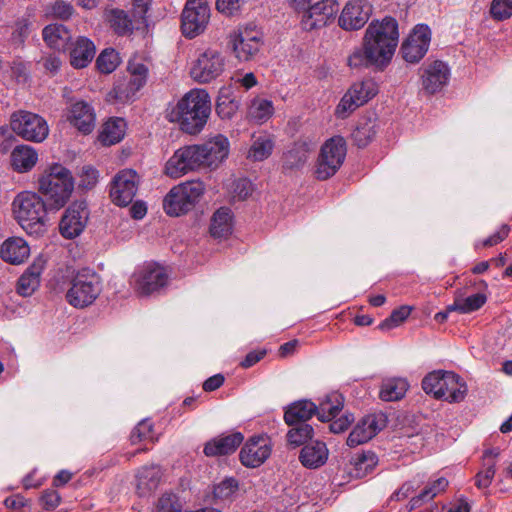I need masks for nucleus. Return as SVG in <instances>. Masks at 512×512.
Returning <instances> with one entry per match:
<instances>
[{"mask_svg":"<svg viewBox=\"0 0 512 512\" xmlns=\"http://www.w3.org/2000/svg\"><path fill=\"white\" fill-rule=\"evenodd\" d=\"M211 113V99L205 89H192L176 104L171 112V121L190 135L199 134L205 127Z\"/></svg>","mask_w":512,"mask_h":512,"instance_id":"nucleus-1","label":"nucleus"},{"mask_svg":"<svg viewBox=\"0 0 512 512\" xmlns=\"http://www.w3.org/2000/svg\"><path fill=\"white\" fill-rule=\"evenodd\" d=\"M344 406V397L338 392H332L317 406L310 400H298L288 405L284 412V421L288 426L306 423L314 415L321 422L330 421L338 415Z\"/></svg>","mask_w":512,"mask_h":512,"instance_id":"nucleus-2","label":"nucleus"},{"mask_svg":"<svg viewBox=\"0 0 512 512\" xmlns=\"http://www.w3.org/2000/svg\"><path fill=\"white\" fill-rule=\"evenodd\" d=\"M15 219L29 235L39 236L46 231L48 201L35 192L23 191L13 201Z\"/></svg>","mask_w":512,"mask_h":512,"instance_id":"nucleus-3","label":"nucleus"},{"mask_svg":"<svg viewBox=\"0 0 512 512\" xmlns=\"http://www.w3.org/2000/svg\"><path fill=\"white\" fill-rule=\"evenodd\" d=\"M421 386L426 394L449 403L462 402L468 392L466 382L458 374L445 370L429 372Z\"/></svg>","mask_w":512,"mask_h":512,"instance_id":"nucleus-4","label":"nucleus"},{"mask_svg":"<svg viewBox=\"0 0 512 512\" xmlns=\"http://www.w3.org/2000/svg\"><path fill=\"white\" fill-rule=\"evenodd\" d=\"M39 191L46 197L49 208L58 210L70 198L74 182L70 171L61 164H54L39 178Z\"/></svg>","mask_w":512,"mask_h":512,"instance_id":"nucleus-5","label":"nucleus"},{"mask_svg":"<svg viewBox=\"0 0 512 512\" xmlns=\"http://www.w3.org/2000/svg\"><path fill=\"white\" fill-rule=\"evenodd\" d=\"M102 292V280L91 268L77 270L70 279L65 298L74 308L83 309L92 305Z\"/></svg>","mask_w":512,"mask_h":512,"instance_id":"nucleus-6","label":"nucleus"},{"mask_svg":"<svg viewBox=\"0 0 512 512\" xmlns=\"http://www.w3.org/2000/svg\"><path fill=\"white\" fill-rule=\"evenodd\" d=\"M205 191L200 180H192L174 186L163 199L165 213L178 217L191 211L199 202Z\"/></svg>","mask_w":512,"mask_h":512,"instance_id":"nucleus-7","label":"nucleus"},{"mask_svg":"<svg viewBox=\"0 0 512 512\" xmlns=\"http://www.w3.org/2000/svg\"><path fill=\"white\" fill-rule=\"evenodd\" d=\"M347 153L346 141L341 136L328 139L321 147L315 175L324 181L334 176L342 166Z\"/></svg>","mask_w":512,"mask_h":512,"instance_id":"nucleus-8","label":"nucleus"},{"mask_svg":"<svg viewBox=\"0 0 512 512\" xmlns=\"http://www.w3.org/2000/svg\"><path fill=\"white\" fill-rule=\"evenodd\" d=\"M10 125L15 134L23 140L41 143L49 134L47 121L40 115L18 110L10 115Z\"/></svg>","mask_w":512,"mask_h":512,"instance_id":"nucleus-9","label":"nucleus"},{"mask_svg":"<svg viewBox=\"0 0 512 512\" xmlns=\"http://www.w3.org/2000/svg\"><path fill=\"white\" fill-rule=\"evenodd\" d=\"M128 71L130 75L119 78L109 93V97L120 103L134 101L147 82L148 68L145 64L129 62Z\"/></svg>","mask_w":512,"mask_h":512,"instance_id":"nucleus-10","label":"nucleus"},{"mask_svg":"<svg viewBox=\"0 0 512 512\" xmlns=\"http://www.w3.org/2000/svg\"><path fill=\"white\" fill-rule=\"evenodd\" d=\"M399 34H365L363 46L371 66L383 70L391 61Z\"/></svg>","mask_w":512,"mask_h":512,"instance_id":"nucleus-11","label":"nucleus"},{"mask_svg":"<svg viewBox=\"0 0 512 512\" xmlns=\"http://www.w3.org/2000/svg\"><path fill=\"white\" fill-rule=\"evenodd\" d=\"M224 69V56L217 50L207 49L193 63L190 75L199 83H209L219 77Z\"/></svg>","mask_w":512,"mask_h":512,"instance_id":"nucleus-12","label":"nucleus"},{"mask_svg":"<svg viewBox=\"0 0 512 512\" xmlns=\"http://www.w3.org/2000/svg\"><path fill=\"white\" fill-rule=\"evenodd\" d=\"M422 90L429 95L440 92L449 82L451 71L447 63L434 60L418 69Z\"/></svg>","mask_w":512,"mask_h":512,"instance_id":"nucleus-13","label":"nucleus"},{"mask_svg":"<svg viewBox=\"0 0 512 512\" xmlns=\"http://www.w3.org/2000/svg\"><path fill=\"white\" fill-rule=\"evenodd\" d=\"M339 5L335 0H321L312 4L304 13L301 24L306 31L320 30L333 23Z\"/></svg>","mask_w":512,"mask_h":512,"instance_id":"nucleus-14","label":"nucleus"},{"mask_svg":"<svg viewBox=\"0 0 512 512\" xmlns=\"http://www.w3.org/2000/svg\"><path fill=\"white\" fill-rule=\"evenodd\" d=\"M89 210L85 201H75L68 206L59 223V231L66 239H74L85 229Z\"/></svg>","mask_w":512,"mask_h":512,"instance_id":"nucleus-15","label":"nucleus"},{"mask_svg":"<svg viewBox=\"0 0 512 512\" xmlns=\"http://www.w3.org/2000/svg\"><path fill=\"white\" fill-rule=\"evenodd\" d=\"M137 173L132 169L118 172L112 180L110 197L117 206H127L132 203L138 189Z\"/></svg>","mask_w":512,"mask_h":512,"instance_id":"nucleus-16","label":"nucleus"},{"mask_svg":"<svg viewBox=\"0 0 512 512\" xmlns=\"http://www.w3.org/2000/svg\"><path fill=\"white\" fill-rule=\"evenodd\" d=\"M210 18L206 0H187L182 12L181 32H203Z\"/></svg>","mask_w":512,"mask_h":512,"instance_id":"nucleus-17","label":"nucleus"},{"mask_svg":"<svg viewBox=\"0 0 512 512\" xmlns=\"http://www.w3.org/2000/svg\"><path fill=\"white\" fill-rule=\"evenodd\" d=\"M372 6L367 0H351L344 6L338 23L346 31L359 30L368 21Z\"/></svg>","mask_w":512,"mask_h":512,"instance_id":"nucleus-18","label":"nucleus"},{"mask_svg":"<svg viewBox=\"0 0 512 512\" xmlns=\"http://www.w3.org/2000/svg\"><path fill=\"white\" fill-rule=\"evenodd\" d=\"M136 291L141 295H150L167 283L168 276L164 268L148 264L134 275Z\"/></svg>","mask_w":512,"mask_h":512,"instance_id":"nucleus-19","label":"nucleus"},{"mask_svg":"<svg viewBox=\"0 0 512 512\" xmlns=\"http://www.w3.org/2000/svg\"><path fill=\"white\" fill-rule=\"evenodd\" d=\"M271 447L261 436L250 438L242 447L239 458L242 465L256 468L262 465L270 456Z\"/></svg>","mask_w":512,"mask_h":512,"instance_id":"nucleus-20","label":"nucleus"},{"mask_svg":"<svg viewBox=\"0 0 512 512\" xmlns=\"http://www.w3.org/2000/svg\"><path fill=\"white\" fill-rule=\"evenodd\" d=\"M262 44L261 37L252 34H230L228 42L234 56L242 62L253 60Z\"/></svg>","mask_w":512,"mask_h":512,"instance_id":"nucleus-21","label":"nucleus"},{"mask_svg":"<svg viewBox=\"0 0 512 512\" xmlns=\"http://www.w3.org/2000/svg\"><path fill=\"white\" fill-rule=\"evenodd\" d=\"M243 441L244 435L241 432H233L228 435L221 434L205 443L203 453L207 457L231 455Z\"/></svg>","mask_w":512,"mask_h":512,"instance_id":"nucleus-22","label":"nucleus"},{"mask_svg":"<svg viewBox=\"0 0 512 512\" xmlns=\"http://www.w3.org/2000/svg\"><path fill=\"white\" fill-rule=\"evenodd\" d=\"M430 36L431 34H408L400 48L403 59L408 63H419L429 49Z\"/></svg>","mask_w":512,"mask_h":512,"instance_id":"nucleus-23","label":"nucleus"},{"mask_svg":"<svg viewBox=\"0 0 512 512\" xmlns=\"http://www.w3.org/2000/svg\"><path fill=\"white\" fill-rule=\"evenodd\" d=\"M328 457L329 450L326 443L314 440L301 448L298 459L303 467L318 469L326 464Z\"/></svg>","mask_w":512,"mask_h":512,"instance_id":"nucleus-24","label":"nucleus"},{"mask_svg":"<svg viewBox=\"0 0 512 512\" xmlns=\"http://www.w3.org/2000/svg\"><path fill=\"white\" fill-rule=\"evenodd\" d=\"M95 53L94 43L85 36H78L69 46L70 64L75 69L85 68L91 63Z\"/></svg>","mask_w":512,"mask_h":512,"instance_id":"nucleus-25","label":"nucleus"},{"mask_svg":"<svg viewBox=\"0 0 512 512\" xmlns=\"http://www.w3.org/2000/svg\"><path fill=\"white\" fill-rule=\"evenodd\" d=\"M68 120L83 134L91 133L95 127V114L93 108L84 101H78L72 104Z\"/></svg>","mask_w":512,"mask_h":512,"instance_id":"nucleus-26","label":"nucleus"},{"mask_svg":"<svg viewBox=\"0 0 512 512\" xmlns=\"http://www.w3.org/2000/svg\"><path fill=\"white\" fill-rule=\"evenodd\" d=\"M0 255L5 262L18 265L29 257L30 247L23 238H8L1 246Z\"/></svg>","mask_w":512,"mask_h":512,"instance_id":"nucleus-27","label":"nucleus"},{"mask_svg":"<svg viewBox=\"0 0 512 512\" xmlns=\"http://www.w3.org/2000/svg\"><path fill=\"white\" fill-rule=\"evenodd\" d=\"M206 167H217L229 153V141L224 135H217L211 140L201 144Z\"/></svg>","mask_w":512,"mask_h":512,"instance_id":"nucleus-28","label":"nucleus"},{"mask_svg":"<svg viewBox=\"0 0 512 512\" xmlns=\"http://www.w3.org/2000/svg\"><path fill=\"white\" fill-rule=\"evenodd\" d=\"M378 461V456L371 450L355 453L350 459L348 473L354 478H364L376 468Z\"/></svg>","mask_w":512,"mask_h":512,"instance_id":"nucleus-29","label":"nucleus"},{"mask_svg":"<svg viewBox=\"0 0 512 512\" xmlns=\"http://www.w3.org/2000/svg\"><path fill=\"white\" fill-rule=\"evenodd\" d=\"M161 469L158 465H144L136 473L138 494L146 496L155 491L161 480Z\"/></svg>","mask_w":512,"mask_h":512,"instance_id":"nucleus-30","label":"nucleus"},{"mask_svg":"<svg viewBox=\"0 0 512 512\" xmlns=\"http://www.w3.org/2000/svg\"><path fill=\"white\" fill-rule=\"evenodd\" d=\"M499 454V448H490L484 451L482 456L483 468L475 476V486L478 489H486L492 483Z\"/></svg>","mask_w":512,"mask_h":512,"instance_id":"nucleus-31","label":"nucleus"},{"mask_svg":"<svg viewBox=\"0 0 512 512\" xmlns=\"http://www.w3.org/2000/svg\"><path fill=\"white\" fill-rule=\"evenodd\" d=\"M37 160V151L29 145H18L11 152V165L19 173L30 171Z\"/></svg>","mask_w":512,"mask_h":512,"instance_id":"nucleus-32","label":"nucleus"},{"mask_svg":"<svg viewBox=\"0 0 512 512\" xmlns=\"http://www.w3.org/2000/svg\"><path fill=\"white\" fill-rule=\"evenodd\" d=\"M310 153V146L307 142H295L294 145L283 154V170H297L304 166Z\"/></svg>","mask_w":512,"mask_h":512,"instance_id":"nucleus-33","label":"nucleus"},{"mask_svg":"<svg viewBox=\"0 0 512 512\" xmlns=\"http://www.w3.org/2000/svg\"><path fill=\"white\" fill-rule=\"evenodd\" d=\"M239 491V481L234 477H226L213 486L212 499L216 505L231 503Z\"/></svg>","mask_w":512,"mask_h":512,"instance_id":"nucleus-34","label":"nucleus"},{"mask_svg":"<svg viewBox=\"0 0 512 512\" xmlns=\"http://www.w3.org/2000/svg\"><path fill=\"white\" fill-rule=\"evenodd\" d=\"M190 171H193V168L184 146L176 150L166 162L165 174L171 178L177 179Z\"/></svg>","mask_w":512,"mask_h":512,"instance_id":"nucleus-35","label":"nucleus"},{"mask_svg":"<svg viewBox=\"0 0 512 512\" xmlns=\"http://www.w3.org/2000/svg\"><path fill=\"white\" fill-rule=\"evenodd\" d=\"M232 232V214L227 207L219 208L212 216L210 234L214 238H226Z\"/></svg>","mask_w":512,"mask_h":512,"instance_id":"nucleus-36","label":"nucleus"},{"mask_svg":"<svg viewBox=\"0 0 512 512\" xmlns=\"http://www.w3.org/2000/svg\"><path fill=\"white\" fill-rule=\"evenodd\" d=\"M125 129L126 123L124 119H110L103 125L98 139L104 146L114 145L123 139Z\"/></svg>","mask_w":512,"mask_h":512,"instance_id":"nucleus-37","label":"nucleus"},{"mask_svg":"<svg viewBox=\"0 0 512 512\" xmlns=\"http://www.w3.org/2000/svg\"><path fill=\"white\" fill-rule=\"evenodd\" d=\"M408 387V382L403 378L386 379L381 384L379 397L387 402L398 401L405 396Z\"/></svg>","mask_w":512,"mask_h":512,"instance_id":"nucleus-38","label":"nucleus"},{"mask_svg":"<svg viewBox=\"0 0 512 512\" xmlns=\"http://www.w3.org/2000/svg\"><path fill=\"white\" fill-rule=\"evenodd\" d=\"M286 434L287 443L291 448L304 446L313 440L314 429L308 423H298L290 426Z\"/></svg>","mask_w":512,"mask_h":512,"instance_id":"nucleus-39","label":"nucleus"},{"mask_svg":"<svg viewBox=\"0 0 512 512\" xmlns=\"http://www.w3.org/2000/svg\"><path fill=\"white\" fill-rule=\"evenodd\" d=\"M487 302V296L483 293H476L466 298L456 297L448 311H455L460 314H469L479 310Z\"/></svg>","mask_w":512,"mask_h":512,"instance_id":"nucleus-40","label":"nucleus"},{"mask_svg":"<svg viewBox=\"0 0 512 512\" xmlns=\"http://www.w3.org/2000/svg\"><path fill=\"white\" fill-rule=\"evenodd\" d=\"M41 267L35 264L29 267L17 282V292L27 297L34 293L40 284Z\"/></svg>","mask_w":512,"mask_h":512,"instance_id":"nucleus-41","label":"nucleus"},{"mask_svg":"<svg viewBox=\"0 0 512 512\" xmlns=\"http://www.w3.org/2000/svg\"><path fill=\"white\" fill-rule=\"evenodd\" d=\"M347 92L362 106L378 93V87L374 80L365 79L354 83Z\"/></svg>","mask_w":512,"mask_h":512,"instance_id":"nucleus-42","label":"nucleus"},{"mask_svg":"<svg viewBox=\"0 0 512 512\" xmlns=\"http://www.w3.org/2000/svg\"><path fill=\"white\" fill-rule=\"evenodd\" d=\"M105 19L115 32H132L135 29V23L133 24L128 13L122 9H107L105 11Z\"/></svg>","mask_w":512,"mask_h":512,"instance_id":"nucleus-43","label":"nucleus"},{"mask_svg":"<svg viewBox=\"0 0 512 512\" xmlns=\"http://www.w3.org/2000/svg\"><path fill=\"white\" fill-rule=\"evenodd\" d=\"M376 123L371 119L361 120L352 133V139L359 148L366 147L376 136Z\"/></svg>","mask_w":512,"mask_h":512,"instance_id":"nucleus-44","label":"nucleus"},{"mask_svg":"<svg viewBox=\"0 0 512 512\" xmlns=\"http://www.w3.org/2000/svg\"><path fill=\"white\" fill-rule=\"evenodd\" d=\"M239 108V102L231 97L230 90H220L216 101V113L221 119H231Z\"/></svg>","mask_w":512,"mask_h":512,"instance_id":"nucleus-45","label":"nucleus"},{"mask_svg":"<svg viewBox=\"0 0 512 512\" xmlns=\"http://www.w3.org/2000/svg\"><path fill=\"white\" fill-rule=\"evenodd\" d=\"M273 148L274 142L269 136H259L253 141L248 151V158L253 161H263L272 154Z\"/></svg>","mask_w":512,"mask_h":512,"instance_id":"nucleus-46","label":"nucleus"},{"mask_svg":"<svg viewBox=\"0 0 512 512\" xmlns=\"http://www.w3.org/2000/svg\"><path fill=\"white\" fill-rule=\"evenodd\" d=\"M121 62L119 53L113 48L104 49L96 59V67L103 74H110Z\"/></svg>","mask_w":512,"mask_h":512,"instance_id":"nucleus-47","label":"nucleus"},{"mask_svg":"<svg viewBox=\"0 0 512 512\" xmlns=\"http://www.w3.org/2000/svg\"><path fill=\"white\" fill-rule=\"evenodd\" d=\"M274 111L273 103L267 99H254L248 110V116L259 123L268 120Z\"/></svg>","mask_w":512,"mask_h":512,"instance_id":"nucleus-48","label":"nucleus"},{"mask_svg":"<svg viewBox=\"0 0 512 512\" xmlns=\"http://www.w3.org/2000/svg\"><path fill=\"white\" fill-rule=\"evenodd\" d=\"M152 4V0H132V12L136 30L148 28L147 12Z\"/></svg>","mask_w":512,"mask_h":512,"instance_id":"nucleus-49","label":"nucleus"},{"mask_svg":"<svg viewBox=\"0 0 512 512\" xmlns=\"http://www.w3.org/2000/svg\"><path fill=\"white\" fill-rule=\"evenodd\" d=\"M411 308L409 306H401L394 309L389 317L384 319L379 325L378 329L381 331H388L401 325L410 315Z\"/></svg>","mask_w":512,"mask_h":512,"instance_id":"nucleus-50","label":"nucleus"},{"mask_svg":"<svg viewBox=\"0 0 512 512\" xmlns=\"http://www.w3.org/2000/svg\"><path fill=\"white\" fill-rule=\"evenodd\" d=\"M183 504L174 493H164L156 504V512H182Z\"/></svg>","mask_w":512,"mask_h":512,"instance_id":"nucleus-51","label":"nucleus"},{"mask_svg":"<svg viewBox=\"0 0 512 512\" xmlns=\"http://www.w3.org/2000/svg\"><path fill=\"white\" fill-rule=\"evenodd\" d=\"M372 438L373 435L367 429L366 425H363V421L360 420L350 432L346 443L349 447H356L360 444L368 442Z\"/></svg>","mask_w":512,"mask_h":512,"instance_id":"nucleus-52","label":"nucleus"},{"mask_svg":"<svg viewBox=\"0 0 512 512\" xmlns=\"http://www.w3.org/2000/svg\"><path fill=\"white\" fill-rule=\"evenodd\" d=\"M153 432V424L149 419L141 420L132 430L130 441L133 445L144 440L151 439Z\"/></svg>","mask_w":512,"mask_h":512,"instance_id":"nucleus-53","label":"nucleus"},{"mask_svg":"<svg viewBox=\"0 0 512 512\" xmlns=\"http://www.w3.org/2000/svg\"><path fill=\"white\" fill-rule=\"evenodd\" d=\"M45 43L52 49L69 52L70 43L73 41L71 34H42Z\"/></svg>","mask_w":512,"mask_h":512,"instance_id":"nucleus-54","label":"nucleus"},{"mask_svg":"<svg viewBox=\"0 0 512 512\" xmlns=\"http://www.w3.org/2000/svg\"><path fill=\"white\" fill-rule=\"evenodd\" d=\"M510 231V226L508 224H503L495 233L481 241H478L475 244V248L479 249L493 247L504 241L509 236Z\"/></svg>","mask_w":512,"mask_h":512,"instance_id":"nucleus-55","label":"nucleus"},{"mask_svg":"<svg viewBox=\"0 0 512 512\" xmlns=\"http://www.w3.org/2000/svg\"><path fill=\"white\" fill-rule=\"evenodd\" d=\"M493 19L502 21L512 16V0H493L490 7Z\"/></svg>","mask_w":512,"mask_h":512,"instance_id":"nucleus-56","label":"nucleus"},{"mask_svg":"<svg viewBox=\"0 0 512 512\" xmlns=\"http://www.w3.org/2000/svg\"><path fill=\"white\" fill-rule=\"evenodd\" d=\"M363 425L371 432L373 437L386 427L387 418L384 414H369L361 419Z\"/></svg>","mask_w":512,"mask_h":512,"instance_id":"nucleus-57","label":"nucleus"},{"mask_svg":"<svg viewBox=\"0 0 512 512\" xmlns=\"http://www.w3.org/2000/svg\"><path fill=\"white\" fill-rule=\"evenodd\" d=\"M360 106L361 105H359L355 99H353L352 96L346 92L335 109V115L337 118L345 119L350 113L355 111Z\"/></svg>","mask_w":512,"mask_h":512,"instance_id":"nucleus-58","label":"nucleus"},{"mask_svg":"<svg viewBox=\"0 0 512 512\" xmlns=\"http://www.w3.org/2000/svg\"><path fill=\"white\" fill-rule=\"evenodd\" d=\"M365 32H398V23L395 18L386 16L381 21H372Z\"/></svg>","mask_w":512,"mask_h":512,"instance_id":"nucleus-59","label":"nucleus"},{"mask_svg":"<svg viewBox=\"0 0 512 512\" xmlns=\"http://www.w3.org/2000/svg\"><path fill=\"white\" fill-rule=\"evenodd\" d=\"M11 125L0 126V152L2 154L8 153L13 147L16 137Z\"/></svg>","mask_w":512,"mask_h":512,"instance_id":"nucleus-60","label":"nucleus"},{"mask_svg":"<svg viewBox=\"0 0 512 512\" xmlns=\"http://www.w3.org/2000/svg\"><path fill=\"white\" fill-rule=\"evenodd\" d=\"M245 0H216V9L226 16H233L240 12Z\"/></svg>","mask_w":512,"mask_h":512,"instance_id":"nucleus-61","label":"nucleus"},{"mask_svg":"<svg viewBox=\"0 0 512 512\" xmlns=\"http://www.w3.org/2000/svg\"><path fill=\"white\" fill-rule=\"evenodd\" d=\"M333 417L329 422V429L332 433L339 434L346 431L349 426L354 422V415L352 413H345L341 417Z\"/></svg>","mask_w":512,"mask_h":512,"instance_id":"nucleus-62","label":"nucleus"},{"mask_svg":"<svg viewBox=\"0 0 512 512\" xmlns=\"http://www.w3.org/2000/svg\"><path fill=\"white\" fill-rule=\"evenodd\" d=\"M185 148L193 170L201 166H206V160L201 145H188L185 146Z\"/></svg>","mask_w":512,"mask_h":512,"instance_id":"nucleus-63","label":"nucleus"},{"mask_svg":"<svg viewBox=\"0 0 512 512\" xmlns=\"http://www.w3.org/2000/svg\"><path fill=\"white\" fill-rule=\"evenodd\" d=\"M98 182V171L91 166H84L80 175L79 187L92 189Z\"/></svg>","mask_w":512,"mask_h":512,"instance_id":"nucleus-64","label":"nucleus"}]
</instances>
